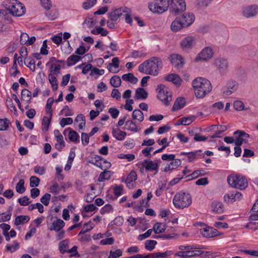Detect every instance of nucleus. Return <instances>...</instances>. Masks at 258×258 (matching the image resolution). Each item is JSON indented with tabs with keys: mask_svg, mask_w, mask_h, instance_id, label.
Segmentation results:
<instances>
[{
	"mask_svg": "<svg viewBox=\"0 0 258 258\" xmlns=\"http://www.w3.org/2000/svg\"><path fill=\"white\" fill-rule=\"evenodd\" d=\"M167 0H155L149 4V9L154 13L162 14L170 8Z\"/></svg>",
	"mask_w": 258,
	"mask_h": 258,
	"instance_id": "5",
	"label": "nucleus"
},
{
	"mask_svg": "<svg viewBox=\"0 0 258 258\" xmlns=\"http://www.w3.org/2000/svg\"><path fill=\"white\" fill-rule=\"evenodd\" d=\"M137 179V175L135 170H132L127 175L125 182L127 187L130 188L133 187V182L135 181Z\"/></svg>",
	"mask_w": 258,
	"mask_h": 258,
	"instance_id": "24",
	"label": "nucleus"
},
{
	"mask_svg": "<svg viewBox=\"0 0 258 258\" xmlns=\"http://www.w3.org/2000/svg\"><path fill=\"white\" fill-rule=\"evenodd\" d=\"M233 106L235 110L238 111H241L243 110L244 105L242 101L237 100L234 102Z\"/></svg>",
	"mask_w": 258,
	"mask_h": 258,
	"instance_id": "64",
	"label": "nucleus"
},
{
	"mask_svg": "<svg viewBox=\"0 0 258 258\" xmlns=\"http://www.w3.org/2000/svg\"><path fill=\"white\" fill-rule=\"evenodd\" d=\"M171 62L175 67L180 68L183 67L184 62L180 55L173 54L170 55Z\"/></svg>",
	"mask_w": 258,
	"mask_h": 258,
	"instance_id": "21",
	"label": "nucleus"
},
{
	"mask_svg": "<svg viewBox=\"0 0 258 258\" xmlns=\"http://www.w3.org/2000/svg\"><path fill=\"white\" fill-rule=\"evenodd\" d=\"M196 43V39L195 37L188 36L181 40L180 44L183 50L188 51L192 48Z\"/></svg>",
	"mask_w": 258,
	"mask_h": 258,
	"instance_id": "11",
	"label": "nucleus"
},
{
	"mask_svg": "<svg viewBox=\"0 0 258 258\" xmlns=\"http://www.w3.org/2000/svg\"><path fill=\"white\" fill-rule=\"evenodd\" d=\"M206 174V172L204 170H196L194 172H193L191 174L188 175L186 177H190L189 179H192L198 178L200 176H203Z\"/></svg>",
	"mask_w": 258,
	"mask_h": 258,
	"instance_id": "49",
	"label": "nucleus"
},
{
	"mask_svg": "<svg viewBox=\"0 0 258 258\" xmlns=\"http://www.w3.org/2000/svg\"><path fill=\"white\" fill-rule=\"evenodd\" d=\"M148 96V93L143 88H138L135 93V98L136 100H146Z\"/></svg>",
	"mask_w": 258,
	"mask_h": 258,
	"instance_id": "25",
	"label": "nucleus"
},
{
	"mask_svg": "<svg viewBox=\"0 0 258 258\" xmlns=\"http://www.w3.org/2000/svg\"><path fill=\"white\" fill-rule=\"evenodd\" d=\"M24 63L31 71L34 72L35 70V61L33 58H28L24 60Z\"/></svg>",
	"mask_w": 258,
	"mask_h": 258,
	"instance_id": "50",
	"label": "nucleus"
},
{
	"mask_svg": "<svg viewBox=\"0 0 258 258\" xmlns=\"http://www.w3.org/2000/svg\"><path fill=\"white\" fill-rule=\"evenodd\" d=\"M181 22L183 24L184 27L190 26L195 21V16L193 14L186 13L182 14L181 17H178Z\"/></svg>",
	"mask_w": 258,
	"mask_h": 258,
	"instance_id": "16",
	"label": "nucleus"
},
{
	"mask_svg": "<svg viewBox=\"0 0 258 258\" xmlns=\"http://www.w3.org/2000/svg\"><path fill=\"white\" fill-rule=\"evenodd\" d=\"M148 62L146 60L140 64L138 67V70L141 73L148 74Z\"/></svg>",
	"mask_w": 258,
	"mask_h": 258,
	"instance_id": "59",
	"label": "nucleus"
},
{
	"mask_svg": "<svg viewBox=\"0 0 258 258\" xmlns=\"http://www.w3.org/2000/svg\"><path fill=\"white\" fill-rule=\"evenodd\" d=\"M30 218L27 215L17 216V225H23L29 221Z\"/></svg>",
	"mask_w": 258,
	"mask_h": 258,
	"instance_id": "52",
	"label": "nucleus"
},
{
	"mask_svg": "<svg viewBox=\"0 0 258 258\" xmlns=\"http://www.w3.org/2000/svg\"><path fill=\"white\" fill-rule=\"evenodd\" d=\"M231 197V202L233 203L237 200H240L242 198V195L239 191L232 192Z\"/></svg>",
	"mask_w": 258,
	"mask_h": 258,
	"instance_id": "56",
	"label": "nucleus"
},
{
	"mask_svg": "<svg viewBox=\"0 0 258 258\" xmlns=\"http://www.w3.org/2000/svg\"><path fill=\"white\" fill-rule=\"evenodd\" d=\"M203 252L201 250H191L190 251L187 252L179 253V255L180 258H190L195 256H199L202 254Z\"/></svg>",
	"mask_w": 258,
	"mask_h": 258,
	"instance_id": "28",
	"label": "nucleus"
},
{
	"mask_svg": "<svg viewBox=\"0 0 258 258\" xmlns=\"http://www.w3.org/2000/svg\"><path fill=\"white\" fill-rule=\"evenodd\" d=\"M112 63H109L108 64V66L107 67V69L108 70V71L110 72H111V73H115L118 72V71H117L116 72L113 71L112 69V67H114L115 68H118L119 67V58L118 57H114L112 59Z\"/></svg>",
	"mask_w": 258,
	"mask_h": 258,
	"instance_id": "39",
	"label": "nucleus"
},
{
	"mask_svg": "<svg viewBox=\"0 0 258 258\" xmlns=\"http://www.w3.org/2000/svg\"><path fill=\"white\" fill-rule=\"evenodd\" d=\"M97 3V0H87L83 3L82 7L85 10H89L93 7Z\"/></svg>",
	"mask_w": 258,
	"mask_h": 258,
	"instance_id": "55",
	"label": "nucleus"
},
{
	"mask_svg": "<svg viewBox=\"0 0 258 258\" xmlns=\"http://www.w3.org/2000/svg\"><path fill=\"white\" fill-rule=\"evenodd\" d=\"M165 81L171 82L177 86H180L182 82V80L179 76L175 74H170L165 77Z\"/></svg>",
	"mask_w": 258,
	"mask_h": 258,
	"instance_id": "23",
	"label": "nucleus"
},
{
	"mask_svg": "<svg viewBox=\"0 0 258 258\" xmlns=\"http://www.w3.org/2000/svg\"><path fill=\"white\" fill-rule=\"evenodd\" d=\"M196 119V117L194 116H188V117H183L178 120L176 125H188L191 124Z\"/></svg>",
	"mask_w": 258,
	"mask_h": 258,
	"instance_id": "30",
	"label": "nucleus"
},
{
	"mask_svg": "<svg viewBox=\"0 0 258 258\" xmlns=\"http://www.w3.org/2000/svg\"><path fill=\"white\" fill-rule=\"evenodd\" d=\"M3 5L6 11L0 9V16L2 15L5 20L11 21V18L9 19L7 16L8 13L13 16H16V11H13L16 8V0H6L4 3Z\"/></svg>",
	"mask_w": 258,
	"mask_h": 258,
	"instance_id": "6",
	"label": "nucleus"
},
{
	"mask_svg": "<svg viewBox=\"0 0 258 258\" xmlns=\"http://www.w3.org/2000/svg\"><path fill=\"white\" fill-rule=\"evenodd\" d=\"M52 116V111L50 112V117L44 116L42 119V128L43 131H47L50 123Z\"/></svg>",
	"mask_w": 258,
	"mask_h": 258,
	"instance_id": "37",
	"label": "nucleus"
},
{
	"mask_svg": "<svg viewBox=\"0 0 258 258\" xmlns=\"http://www.w3.org/2000/svg\"><path fill=\"white\" fill-rule=\"evenodd\" d=\"M122 79L123 81H128L133 84H136L138 81L137 78L131 73L124 74L122 76Z\"/></svg>",
	"mask_w": 258,
	"mask_h": 258,
	"instance_id": "36",
	"label": "nucleus"
},
{
	"mask_svg": "<svg viewBox=\"0 0 258 258\" xmlns=\"http://www.w3.org/2000/svg\"><path fill=\"white\" fill-rule=\"evenodd\" d=\"M148 62V75L152 76H157L159 73V70L163 66L162 59L158 57H152L146 60Z\"/></svg>",
	"mask_w": 258,
	"mask_h": 258,
	"instance_id": "4",
	"label": "nucleus"
},
{
	"mask_svg": "<svg viewBox=\"0 0 258 258\" xmlns=\"http://www.w3.org/2000/svg\"><path fill=\"white\" fill-rule=\"evenodd\" d=\"M69 129L70 130L69 134V140L73 142H79L80 140L78 134L76 131H74L70 128H69Z\"/></svg>",
	"mask_w": 258,
	"mask_h": 258,
	"instance_id": "44",
	"label": "nucleus"
},
{
	"mask_svg": "<svg viewBox=\"0 0 258 258\" xmlns=\"http://www.w3.org/2000/svg\"><path fill=\"white\" fill-rule=\"evenodd\" d=\"M125 126L127 130L133 132H137L141 130V128L138 127L136 123L132 120L126 121Z\"/></svg>",
	"mask_w": 258,
	"mask_h": 258,
	"instance_id": "31",
	"label": "nucleus"
},
{
	"mask_svg": "<svg viewBox=\"0 0 258 258\" xmlns=\"http://www.w3.org/2000/svg\"><path fill=\"white\" fill-rule=\"evenodd\" d=\"M125 9H126V8H120L119 9H116L114 11L108 14L110 19L112 21H117V19L122 16V13L125 12Z\"/></svg>",
	"mask_w": 258,
	"mask_h": 258,
	"instance_id": "22",
	"label": "nucleus"
},
{
	"mask_svg": "<svg viewBox=\"0 0 258 258\" xmlns=\"http://www.w3.org/2000/svg\"><path fill=\"white\" fill-rule=\"evenodd\" d=\"M51 195L48 193L44 194L40 199V202L45 206H48L50 200Z\"/></svg>",
	"mask_w": 258,
	"mask_h": 258,
	"instance_id": "63",
	"label": "nucleus"
},
{
	"mask_svg": "<svg viewBox=\"0 0 258 258\" xmlns=\"http://www.w3.org/2000/svg\"><path fill=\"white\" fill-rule=\"evenodd\" d=\"M160 162V160H156L155 162L152 160H145L142 163V165L145 167L146 170L149 171H156L155 174L158 171V163Z\"/></svg>",
	"mask_w": 258,
	"mask_h": 258,
	"instance_id": "14",
	"label": "nucleus"
},
{
	"mask_svg": "<svg viewBox=\"0 0 258 258\" xmlns=\"http://www.w3.org/2000/svg\"><path fill=\"white\" fill-rule=\"evenodd\" d=\"M201 150H197L193 152H181L180 154V156L186 155L187 156V159L183 158L182 160H187L188 162H191L194 160L199 158L201 156V155L199 154V153L202 152Z\"/></svg>",
	"mask_w": 258,
	"mask_h": 258,
	"instance_id": "17",
	"label": "nucleus"
},
{
	"mask_svg": "<svg viewBox=\"0 0 258 258\" xmlns=\"http://www.w3.org/2000/svg\"><path fill=\"white\" fill-rule=\"evenodd\" d=\"M169 1L170 10L175 14L184 11L186 9L184 0H167Z\"/></svg>",
	"mask_w": 258,
	"mask_h": 258,
	"instance_id": "9",
	"label": "nucleus"
},
{
	"mask_svg": "<svg viewBox=\"0 0 258 258\" xmlns=\"http://www.w3.org/2000/svg\"><path fill=\"white\" fill-rule=\"evenodd\" d=\"M20 56L17 57V62L20 66H22L23 64V58H26L28 55L27 49L25 46H22L20 51Z\"/></svg>",
	"mask_w": 258,
	"mask_h": 258,
	"instance_id": "33",
	"label": "nucleus"
},
{
	"mask_svg": "<svg viewBox=\"0 0 258 258\" xmlns=\"http://www.w3.org/2000/svg\"><path fill=\"white\" fill-rule=\"evenodd\" d=\"M12 99L16 102V95L13 94L12 98L8 97L6 100V104L8 108L11 111H14V114H16V109L15 106L13 103Z\"/></svg>",
	"mask_w": 258,
	"mask_h": 258,
	"instance_id": "32",
	"label": "nucleus"
},
{
	"mask_svg": "<svg viewBox=\"0 0 258 258\" xmlns=\"http://www.w3.org/2000/svg\"><path fill=\"white\" fill-rule=\"evenodd\" d=\"M48 79L53 90H56L58 88V82L56 77L51 74H49Z\"/></svg>",
	"mask_w": 258,
	"mask_h": 258,
	"instance_id": "46",
	"label": "nucleus"
},
{
	"mask_svg": "<svg viewBox=\"0 0 258 258\" xmlns=\"http://www.w3.org/2000/svg\"><path fill=\"white\" fill-rule=\"evenodd\" d=\"M24 183L25 181L22 179H20L19 182L17 183V192L23 194L25 191L26 188L24 186Z\"/></svg>",
	"mask_w": 258,
	"mask_h": 258,
	"instance_id": "61",
	"label": "nucleus"
},
{
	"mask_svg": "<svg viewBox=\"0 0 258 258\" xmlns=\"http://www.w3.org/2000/svg\"><path fill=\"white\" fill-rule=\"evenodd\" d=\"M65 226V223L60 219H58L54 221L51 225L49 227L50 231H55L58 232L61 230Z\"/></svg>",
	"mask_w": 258,
	"mask_h": 258,
	"instance_id": "19",
	"label": "nucleus"
},
{
	"mask_svg": "<svg viewBox=\"0 0 258 258\" xmlns=\"http://www.w3.org/2000/svg\"><path fill=\"white\" fill-rule=\"evenodd\" d=\"M201 233L204 237L206 238H212L221 234L217 229L210 226L201 229Z\"/></svg>",
	"mask_w": 258,
	"mask_h": 258,
	"instance_id": "15",
	"label": "nucleus"
},
{
	"mask_svg": "<svg viewBox=\"0 0 258 258\" xmlns=\"http://www.w3.org/2000/svg\"><path fill=\"white\" fill-rule=\"evenodd\" d=\"M18 202L20 205L23 206H28L31 203V201H29V198L26 196L19 198Z\"/></svg>",
	"mask_w": 258,
	"mask_h": 258,
	"instance_id": "60",
	"label": "nucleus"
},
{
	"mask_svg": "<svg viewBox=\"0 0 258 258\" xmlns=\"http://www.w3.org/2000/svg\"><path fill=\"white\" fill-rule=\"evenodd\" d=\"M211 209L213 212L216 214H221L224 210L223 204L217 201H214L212 203Z\"/></svg>",
	"mask_w": 258,
	"mask_h": 258,
	"instance_id": "20",
	"label": "nucleus"
},
{
	"mask_svg": "<svg viewBox=\"0 0 258 258\" xmlns=\"http://www.w3.org/2000/svg\"><path fill=\"white\" fill-rule=\"evenodd\" d=\"M192 203L190 195L184 192L180 191L175 194L173 199V204L175 207L183 209L188 207Z\"/></svg>",
	"mask_w": 258,
	"mask_h": 258,
	"instance_id": "2",
	"label": "nucleus"
},
{
	"mask_svg": "<svg viewBox=\"0 0 258 258\" xmlns=\"http://www.w3.org/2000/svg\"><path fill=\"white\" fill-rule=\"evenodd\" d=\"M10 123V120L6 118L0 119V131L8 130Z\"/></svg>",
	"mask_w": 258,
	"mask_h": 258,
	"instance_id": "41",
	"label": "nucleus"
},
{
	"mask_svg": "<svg viewBox=\"0 0 258 258\" xmlns=\"http://www.w3.org/2000/svg\"><path fill=\"white\" fill-rule=\"evenodd\" d=\"M237 89V85L233 82H228L227 86L222 89L223 94L224 96H227L235 92Z\"/></svg>",
	"mask_w": 258,
	"mask_h": 258,
	"instance_id": "18",
	"label": "nucleus"
},
{
	"mask_svg": "<svg viewBox=\"0 0 258 258\" xmlns=\"http://www.w3.org/2000/svg\"><path fill=\"white\" fill-rule=\"evenodd\" d=\"M186 102L184 98L178 97L177 98L172 108V111H175L183 108L185 105Z\"/></svg>",
	"mask_w": 258,
	"mask_h": 258,
	"instance_id": "26",
	"label": "nucleus"
},
{
	"mask_svg": "<svg viewBox=\"0 0 258 258\" xmlns=\"http://www.w3.org/2000/svg\"><path fill=\"white\" fill-rule=\"evenodd\" d=\"M122 254V251L121 249H115L114 246L112 247V248L109 252V255L108 258H118L121 256Z\"/></svg>",
	"mask_w": 258,
	"mask_h": 258,
	"instance_id": "40",
	"label": "nucleus"
},
{
	"mask_svg": "<svg viewBox=\"0 0 258 258\" xmlns=\"http://www.w3.org/2000/svg\"><path fill=\"white\" fill-rule=\"evenodd\" d=\"M195 94L198 98H203L212 90L211 82L207 79L198 77L195 79L192 83Z\"/></svg>",
	"mask_w": 258,
	"mask_h": 258,
	"instance_id": "1",
	"label": "nucleus"
},
{
	"mask_svg": "<svg viewBox=\"0 0 258 258\" xmlns=\"http://www.w3.org/2000/svg\"><path fill=\"white\" fill-rule=\"evenodd\" d=\"M110 83L112 87L118 88L120 86L121 81L119 76L115 75L110 79Z\"/></svg>",
	"mask_w": 258,
	"mask_h": 258,
	"instance_id": "43",
	"label": "nucleus"
},
{
	"mask_svg": "<svg viewBox=\"0 0 258 258\" xmlns=\"http://www.w3.org/2000/svg\"><path fill=\"white\" fill-rule=\"evenodd\" d=\"M178 248L180 250V251L177 252L175 253L176 256H179V253H183V252H187V251H190L191 250L193 249L194 248L191 246H184V245H180L178 247Z\"/></svg>",
	"mask_w": 258,
	"mask_h": 258,
	"instance_id": "58",
	"label": "nucleus"
},
{
	"mask_svg": "<svg viewBox=\"0 0 258 258\" xmlns=\"http://www.w3.org/2000/svg\"><path fill=\"white\" fill-rule=\"evenodd\" d=\"M73 122V119L71 117L62 118L61 119L59 124L61 127H63L66 125L71 124Z\"/></svg>",
	"mask_w": 258,
	"mask_h": 258,
	"instance_id": "62",
	"label": "nucleus"
},
{
	"mask_svg": "<svg viewBox=\"0 0 258 258\" xmlns=\"http://www.w3.org/2000/svg\"><path fill=\"white\" fill-rule=\"evenodd\" d=\"M84 225V227L82 228L81 231L79 233V236L84 235L86 232H89V231L92 230L94 227V225L93 223H92L91 221L85 223Z\"/></svg>",
	"mask_w": 258,
	"mask_h": 258,
	"instance_id": "42",
	"label": "nucleus"
},
{
	"mask_svg": "<svg viewBox=\"0 0 258 258\" xmlns=\"http://www.w3.org/2000/svg\"><path fill=\"white\" fill-rule=\"evenodd\" d=\"M112 133L113 137L118 141H123L126 136V132L119 129L113 128Z\"/></svg>",
	"mask_w": 258,
	"mask_h": 258,
	"instance_id": "29",
	"label": "nucleus"
},
{
	"mask_svg": "<svg viewBox=\"0 0 258 258\" xmlns=\"http://www.w3.org/2000/svg\"><path fill=\"white\" fill-rule=\"evenodd\" d=\"M22 98L23 100L27 102L29 101L31 98V92L26 89H24L22 91Z\"/></svg>",
	"mask_w": 258,
	"mask_h": 258,
	"instance_id": "53",
	"label": "nucleus"
},
{
	"mask_svg": "<svg viewBox=\"0 0 258 258\" xmlns=\"http://www.w3.org/2000/svg\"><path fill=\"white\" fill-rule=\"evenodd\" d=\"M157 242L154 240H147L145 242V247L149 251L153 250L157 244Z\"/></svg>",
	"mask_w": 258,
	"mask_h": 258,
	"instance_id": "45",
	"label": "nucleus"
},
{
	"mask_svg": "<svg viewBox=\"0 0 258 258\" xmlns=\"http://www.w3.org/2000/svg\"><path fill=\"white\" fill-rule=\"evenodd\" d=\"M166 228V225L164 224L157 222L153 227V230L156 234H159L165 231Z\"/></svg>",
	"mask_w": 258,
	"mask_h": 258,
	"instance_id": "34",
	"label": "nucleus"
},
{
	"mask_svg": "<svg viewBox=\"0 0 258 258\" xmlns=\"http://www.w3.org/2000/svg\"><path fill=\"white\" fill-rule=\"evenodd\" d=\"M213 66L221 75H224L227 72L229 63L227 59L218 57L214 59Z\"/></svg>",
	"mask_w": 258,
	"mask_h": 258,
	"instance_id": "7",
	"label": "nucleus"
},
{
	"mask_svg": "<svg viewBox=\"0 0 258 258\" xmlns=\"http://www.w3.org/2000/svg\"><path fill=\"white\" fill-rule=\"evenodd\" d=\"M59 250L60 252L64 254L67 252L69 248V243L67 240H62L59 243Z\"/></svg>",
	"mask_w": 258,
	"mask_h": 258,
	"instance_id": "51",
	"label": "nucleus"
},
{
	"mask_svg": "<svg viewBox=\"0 0 258 258\" xmlns=\"http://www.w3.org/2000/svg\"><path fill=\"white\" fill-rule=\"evenodd\" d=\"M133 118L135 120H138L139 122H142L144 119V114L143 112L139 109H135L132 113Z\"/></svg>",
	"mask_w": 258,
	"mask_h": 258,
	"instance_id": "35",
	"label": "nucleus"
},
{
	"mask_svg": "<svg viewBox=\"0 0 258 258\" xmlns=\"http://www.w3.org/2000/svg\"><path fill=\"white\" fill-rule=\"evenodd\" d=\"M227 182L232 187L240 190L245 189L248 186V182L246 177L240 174L228 176Z\"/></svg>",
	"mask_w": 258,
	"mask_h": 258,
	"instance_id": "3",
	"label": "nucleus"
},
{
	"mask_svg": "<svg viewBox=\"0 0 258 258\" xmlns=\"http://www.w3.org/2000/svg\"><path fill=\"white\" fill-rule=\"evenodd\" d=\"M157 97L166 105H168L171 101V95L167 91V88L165 85L160 84L157 86Z\"/></svg>",
	"mask_w": 258,
	"mask_h": 258,
	"instance_id": "8",
	"label": "nucleus"
},
{
	"mask_svg": "<svg viewBox=\"0 0 258 258\" xmlns=\"http://www.w3.org/2000/svg\"><path fill=\"white\" fill-rule=\"evenodd\" d=\"M233 135H238V136L236 137L235 139L234 140V144L236 146L239 147H240V146L242 145L243 143L247 142V141H246L244 138H248L249 137V134L241 130H237L235 131Z\"/></svg>",
	"mask_w": 258,
	"mask_h": 258,
	"instance_id": "13",
	"label": "nucleus"
},
{
	"mask_svg": "<svg viewBox=\"0 0 258 258\" xmlns=\"http://www.w3.org/2000/svg\"><path fill=\"white\" fill-rule=\"evenodd\" d=\"M40 180L36 176H32L30 178V186L31 187H35L39 185Z\"/></svg>",
	"mask_w": 258,
	"mask_h": 258,
	"instance_id": "54",
	"label": "nucleus"
},
{
	"mask_svg": "<svg viewBox=\"0 0 258 258\" xmlns=\"http://www.w3.org/2000/svg\"><path fill=\"white\" fill-rule=\"evenodd\" d=\"M0 228L3 229V234L6 237L7 240H9L10 238L8 233V231L10 229V226L5 223L0 224Z\"/></svg>",
	"mask_w": 258,
	"mask_h": 258,
	"instance_id": "47",
	"label": "nucleus"
},
{
	"mask_svg": "<svg viewBox=\"0 0 258 258\" xmlns=\"http://www.w3.org/2000/svg\"><path fill=\"white\" fill-rule=\"evenodd\" d=\"M26 12V8L24 4L17 1V17L24 15Z\"/></svg>",
	"mask_w": 258,
	"mask_h": 258,
	"instance_id": "48",
	"label": "nucleus"
},
{
	"mask_svg": "<svg viewBox=\"0 0 258 258\" xmlns=\"http://www.w3.org/2000/svg\"><path fill=\"white\" fill-rule=\"evenodd\" d=\"M214 55V51L212 48L210 47H205L196 56L195 58V61L207 60L211 58Z\"/></svg>",
	"mask_w": 258,
	"mask_h": 258,
	"instance_id": "10",
	"label": "nucleus"
},
{
	"mask_svg": "<svg viewBox=\"0 0 258 258\" xmlns=\"http://www.w3.org/2000/svg\"><path fill=\"white\" fill-rule=\"evenodd\" d=\"M110 177V172L108 170H105L101 172L99 176L98 180L100 182H103L106 179H109Z\"/></svg>",
	"mask_w": 258,
	"mask_h": 258,
	"instance_id": "57",
	"label": "nucleus"
},
{
	"mask_svg": "<svg viewBox=\"0 0 258 258\" xmlns=\"http://www.w3.org/2000/svg\"><path fill=\"white\" fill-rule=\"evenodd\" d=\"M258 13V6L251 5L243 8L242 14L246 18L255 16Z\"/></svg>",
	"mask_w": 258,
	"mask_h": 258,
	"instance_id": "12",
	"label": "nucleus"
},
{
	"mask_svg": "<svg viewBox=\"0 0 258 258\" xmlns=\"http://www.w3.org/2000/svg\"><path fill=\"white\" fill-rule=\"evenodd\" d=\"M80 59L81 57L79 55L72 54L67 60V66L71 67L75 64Z\"/></svg>",
	"mask_w": 258,
	"mask_h": 258,
	"instance_id": "38",
	"label": "nucleus"
},
{
	"mask_svg": "<svg viewBox=\"0 0 258 258\" xmlns=\"http://www.w3.org/2000/svg\"><path fill=\"white\" fill-rule=\"evenodd\" d=\"M171 30L173 32H177L180 30L182 28L185 27L183 24L181 22L179 18L177 17L171 24Z\"/></svg>",
	"mask_w": 258,
	"mask_h": 258,
	"instance_id": "27",
	"label": "nucleus"
}]
</instances>
